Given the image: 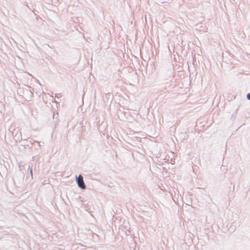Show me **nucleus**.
Segmentation results:
<instances>
[{
  "mask_svg": "<svg viewBox=\"0 0 250 250\" xmlns=\"http://www.w3.org/2000/svg\"><path fill=\"white\" fill-rule=\"evenodd\" d=\"M30 173L32 177H33V170H32V167L30 168Z\"/></svg>",
  "mask_w": 250,
  "mask_h": 250,
  "instance_id": "nucleus-5",
  "label": "nucleus"
},
{
  "mask_svg": "<svg viewBox=\"0 0 250 250\" xmlns=\"http://www.w3.org/2000/svg\"><path fill=\"white\" fill-rule=\"evenodd\" d=\"M205 29H205V27H204L203 31H206Z\"/></svg>",
  "mask_w": 250,
  "mask_h": 250,
  "instance_id": "nucleus-6",
  "label": "nucleus"
},
{
  "mask_svg": "<svg viewBox=\"0 0 250 250\" xmlns=\"http://www.w3.org/2000/svg\"><path fill=\"white\" fill-rule=\"evenodd\" d=\"M246 97L248 100H250V92L247 94Z\"/></svg>",
  "mask_w": 250,
  "mask_h": 250,
  "instance_id": "nucleus-4",
  "label": "nucleus"
},
{
  "mask_svg": "<svg viewBox=\"0 0 250 250\" xmlns=\"http://www.w3.org/2000/svg\"><path fill=\"white\" fill-rule=\"evenodd\" d=\"M15 138H16L15 140L16 141H17V140L21 141L22 140L21 134V132L19 135L16 134L15 136Z\"/></svg>",
  "mask_w": 250,
  "mask_h": 250,
  "instance_id": "nucleus-3",
  "label": "nucleus"
},
{
  "mask_svg": "<svg viewBox=\"0 0 250 250\" xmlns=\"http://www.w3.org/2000/svg\"><path fill=\"white\" fill-rule=\"evenodd\" d=\"M76 181L79 188L82 189H85L86 188V186L84 182L83 177L81 174L79 175L78 177L76 176Z\"/></svg>",
  "mask_w": 250,
  "mask_h": 250,
  "instance_id": "nucleus-1",
  "label": "nucleus"
},
{
  "mask_svg": "<svg viewBox=\"0 0 250 250\" xmlns=\"http://www.w3.org/2000/svg\"><path fill=\"white\" fill-rule=\"evenodd\" d=\"M20 169H22V167H21V166H20Z\"/></svg>",
  "mask_w": 250,
  "mask_h": 250,
  "instance_id": "nucleus-8",
  "label": "nucleus"
},
{
  "mask_svg": "<svg viewBox=\"0 0 250 250\" xmlns=\"http://www.w3.org/2000/svg\"><path fill=\"white\" fill-rule=\"evenodd\" d=\"M235 186L233 185V189H234Z\"/></svg>",
  "mask_w": 250,
  "mask_h": 250,
  "instance_id": "nucleus-9",
  "label": "nucleus"
},
{
  "mask_svg": "<svg viewBox=\"0 0 250 250\" xmlns=\"http://www.w3.org/2000/svg\"><path fill=\"white\" fill-rule=\"evenodd\" d=\"M20 169H22V167H21V166H20Z\"/></svg>",
  "mask_w": 250,
  "mask_h": 250,
  "instance_id": "nucleus-7",
  "label": "nucleus"
},
{
  "mask_svg": "<svg viewBox=\"0 0 250 250\" xmlns=\"http://www.w3.org/2000/svg\"><path fill=\"white\" fill-rule=\"evenodd\" d=\"M23 142H24V144L28 146L29 147H32L33 146V143H37L38 144V146H40V143L38 141H34L33 139H30L29 140H27L26 139H24Z\"/></svg>",
  "mask_w": 250,
  "mask_h": 250,
  "instance_id": "nucleus-2",
  "label": "nucleus"
}]
</instances>
